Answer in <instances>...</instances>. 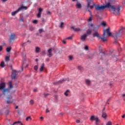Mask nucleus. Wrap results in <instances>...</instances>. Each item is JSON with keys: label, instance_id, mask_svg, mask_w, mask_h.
Returning a JSON list of instances; mask_svg holds the SVG:
<instances>
[{"label": "nucleus", "instance_id": "nucleus-1", "mask_svg": "<svg viewBox=\"0 0 125 125\" xmlns=\"http://www.w3.org/2000/svg\"><path fill=\"white\" fill-rule=\"evenodd\" d=\"M94 5H95V9L97 11L99 10H103V9H105V8L111 9V10H113L114 12L117 10V14H120V11H121V6H118L116 8L114 5H111L110 2L106 3L105 5H101V6L99 5H95V4H94Z\"/></svg>", "mask_w": 125, "mask_h": 125}, {"label": "nucleus", "instance_id": "nucleus-2", "mask_svg": "<svg viewBox=\"0 0 125 125\" xmlns=\"http://www.w3.org/2000/svg\"><path fill=\"white\" fill-rule=\"evenodd\" d=\"M122 31H123V30L120 29L119 30V32H116L112 35V37H113V38L115 40L114 43H115V44H117V43H118V42H117V41H118L119 38H120V37H121L124 34V33L122 32Z\"/></svg>", "mask_w": 125, "mask_h": 125}, {"label": "nucleus", "instance_id": "nucleus-3", "mask_svg": "<svg viewBox=\"0 0 125 125\" xmlns=\"http://www.w3.org/2000/svg\"><path fill=\"white\" fill-rule=\"evenodd\" d=\"M5 85L6 84L4 82H2L0 83V90L2 91L4 96H5V93H6V92H9V89L5 88Z\"/></svg>", "mask_w": 125, "mask_h": 125}, {"label": "nucleus", "instance_id": "nucleus-4", "mask_svg": "<svg viewBox=\"0 0 125 125\" xmlns=\"http://www.w3.org/2000/svg\"><path fill=\"white\" fill-rule=\"evenodd\" d=\"M93 38H99V39H100L101 40H102L103 42H107V39H105V32L103 33V37L100 36L98 32H95L93 34Z\"/></svg>", "mask_w": 125, "mask_h": 125}, {"label": "nucleus", "instance_id": "nucleus-5", "mask_svg": "<svg viewBox=\"0 0 125 125\" xmlns=\"http://www.w3.org/2000/svg\"><path fill=\"white\" fill-rule=\"evenodd\" d=\"M15 37H16V36L15 35V34L14 33L11 34L9 37V43H10V44H11V43H13V42H14L15 40Z\"/></svg>", "mask_w": 125, "mask_h": 125}, {"label": "nucleus", "instance_id": "nucleus-6", "mask_svg": "<svg viewBox=\"0 0 125 125\" xmlns=\"http://www.w3.org/2000/svg\"><path fill=\"white\" fill-rule=\"evenodd\" d=\"M7 104H11V103H13V102H15V99H12V96L8 95L7 97Z\"/></svg>", "mask_w": 125, "mask_h": 125}, {"label": "nucleus", "instance_id": "nucleus-7", "mask_svg": "<svg viewBox=\"0 0 125 125\" xmlns=\"http://www.w3.org/2000/svg\"><path fill=\"white\" fill-rule=\"evenodd\" d=\"M66 81H67V82H69V81H70L69 78L61 79L60 81H58L57 82H55L54 84H59V83H63V82H66Z\"/></svg>", "mask_w": 125, "mask_h": 125}, {"label": "nucleus", "instance_id": "nucleus-8", "mask_svg": "<svg viewBox=\"0 0 125 125\" xmlns=\"http://www.w3.org/2000/svg\"><path fill=\"white\" fill-rule=\"evenodd\" d=\"M104 38H105V36H106V34H107V35L108 36V37H111V36H112V33L110 32L109 28H108L106 30H104Z\"/></svg>", "mask_w": 125, "mask_h": 125}, {"label": "nucleus", "instance_id": "nucleus-9", "mask_svg": "<svg viewBox=\"0 0 125 125\" xmlns=\"http://www.w3.org/2000/svg\"><path fill=\"white\" fill-rule=\"evenodd\" d=\"M38 13L37 14V18H41V16H42V11H43V9L42 8H39L38 9Z\"/></svg>", "mask_w": 125, "mask_h": 125}, {"label": "nucleus", "instance_id": "nucleus-10", "mask_svg": "<svg viewBox=\"0 0 125 125\" xmlns=\"http://www.w3.org/2000/svg\"><path fill=\"white\" fill-rule=\"evenodd\" d=\"M86 38H87V35H86V34H84L81 36V40L82 42H85Z\"/></svg>", "mask_w": 125, "mask_h": 125}, {"label": "nucleus", "instance_id": "nucleus-11", "mask_svg": "<svg viewBox=\"0 0 125 125\" xmlns=\"http://www.w3.org/2000/svg\"><path fill=\"white\" fill-rule=\"evenodd\" d=\"M76 7L78 9H81V8H82V4L78 0H77Z\"/></svg>", "mask_w": 125, "mask_h": 125}, {"label": "nucleus", "instance_id": "nucleus-12", "mask_svg": "<svg viewBox=\"0 0 125 125\" xmlns=\"http://www.w3.org/2000/svg\"><path fill=\"white\" fill-rule=\"evenodd\" d=\"M71 29H72V30H74V31H75V32H80V31H82V30L80 28H75V27H74V26H72Z\"/></svg>", "mask_w": 125, "mask_h": 125}, {"label": "nucleus", "instance_id": "nucleus-13", "mask_svg": "<svg viewBox=\"0 0 125 125\" xmlns=\"http://www.w3.org/2000/svg\"><path fill=\"white\" fill-rule=\"evenodd\" d=\"M19 9L20 11L21 10H22V9H24L25 10H27V9H28V7H27L26 6L22 5L19 8Z\"/></svg>", "mask_w": 125, "mask_h": 125}, {"label": "nucleus", "instance_id": "nucleus-14", "mask_svg": "<svg viewBox=\"0 0 125 125\" xmlns=\"http://www.w3.org/2000/svg\"><path fill=\"white\" fill-rule=\"evenodd\" d=\"M19 11H20L19 8H18L16 11H14L11 13L12 16H15L17 13H18Z\"/></svg>", "mask_w": 125, "mask_h": 125}, {"label": "nucleus", "instance_id": "nucleus-15", "mask_svg": "<svg viewBox=\"0 0 125 125\" xmlns=\"http://www.w3.org/2000/svg\"><path fill=\"white\" fill-rule=\"evenodd\" d=\"M86 35H87V36H89L90 35V34H91V33H92V31L91 30V29H87L86 30Z\"/></svg>", "mask_w": 125, "mask_h": 125}, {"label": "nucleus", "instance_id": "nucleus-16", "mask_svg": "<svg viewBox=\"0 0 125 125\" xmlns=\"http://www.w3.org/2000/svg\"><path fill=\"white\" fill-rule=\"evenodd\" d=\"M23 59H24V61L22 62V64L21 66V71H23V66H24V64L26 63V55H25L24 57H22Z\"/></svg>", "mask_w": 125, "mask_h": 125}, {"label": "nucleus", "instance_id": "nucleus-17", "mask_svg": "<svg viewBox=\"0 0 125 125\" xmlns=\"http://www.w3.org/2000/svg\"><path fill=\"white\" fill-rule=\"evenodd\" d=\"M48 52L49 54H48L47 56H49V57H51V56H52V53H51L52 52L51 48H50L48 50Z\"/></svg>", "mask_w": 125, "mask_h": 125}, {"label": "nucleus", "instance_id": "nucleus-18", "mask_svg": "<svg viewBox=\"0 0 125 125\" xmlns=\"http://www.w3.org/2000/svg\"><path fill=\"white\" fill-rule=\"evenodd\" d=\"M85 82L86 83V84H87V85H90L91 81L89 79H86L85 80Z\"/></svg>", "mask_w": 125, "mask_h": 125}, {"label": "nucleus", "instance_id": "nucleus-19", "mask_svg": "<svg viewBox=\"0 0 125 125\" xmlns=\"http://www.w3.org/2000/svg\"><path fill=\"white\" fill-rule=\"evenodd\" d=\"M102 118H104V119H106V117H107V113H106V112H102Z\"/></svg>", "mask_w": 125, "mask_h": 125}, {"label": "nucleus", "instance_id": "nucleus-20", "mask_svg": "<svg viewBox=\"0 0 125 125\" xmlns=\"http://www.w3.org/2000/svg\"><path fill=\"white\" fill-rule=\"evenodd\" d=\"M41 51V48L40 47H36L35 48V52L36 53H39Z\"/></svg>", "mask_w": 125, "mask_h": 125}, {"label": "nucleus", "instance_id": "nucleus-21", "mask_svg": "<svg viewBox=\"0 0 125 125\" xmlns=\"http://www.w3.org/2000/svg\"><path fill=\"white\" fill-rule=\"evenodd\" d=\"M44 68V63H42V65L41 66V68L40 69V72H42L43 71V69Z\"/></svg>", "mask_w": 125, "mask_h": 125}, {"label": "nucleus", "instance_id": "nucleus-22", "mask_svg": "<svg viewBox=\"0 0 125 125\" xmlns=\"http://www.w3.org/2000/svg\"><path fill=\"white\" fill-rule=\"evenodd\" d=\"M89 12H90V17L88 19V21H92V14L91 13V11L90 10H88Z\"/></svg>", "mask_w": 125, "mask_h": 125}, {"label": "nucleus", "instance_id": "nucleus-23", "mask_svg": "<svg viewBox=\"0 0 125 125\" xmlns=\"http://www.w3.org/2000/svg\"><path fill=\"white\" fill-rule=\"evenodd\" d=\"M78 70H79V71H81V72H83V67L82 66V65L78 66Z\"/></svg>", "mask_w": 125, "mask_h": 125}, {"label": "nucleus", "instance_id": "nucleus-24", "mask_svg": "<svg viewBox=\"0 0 125 125\" xmlns=\"http://www.w3.org/2000/svg\"><path fill=\"white\" fill-rule=\"evenodd\" d=\"M68 93H70V90H67L64 93V94L65 96L68 97L69 95L68 94Z\"/></svg>", "mask_w": 125, "mask_h": 125}, {"label": "nucleus", "instance_id": "nucleus-25", "mask_svg": "<svg viewBox=\"0 0 125 125\" xmlns=\"http://www.w3.org/2000/svg\"><path fill=\"white\" fill-rule=\"evenodd\" d=\"M16 76H17V74H16V73H13L12 76V79L15 80V79H16Z\"/></svg>", "mask_w": 125, "mask_h": 125}, {"label": "nucleus", "instance_id": "nucleus-26", "mask_svg": "<svg viewBox=\"0 0 125 125\" xmlns=\"http://www.w3.org/2000/svg\"><path fill=\"white\" fill-rule=\"evenodd\" d=\"M93 31L95 32H97V31H98V27L94 26L93 28Z\"/></svg>", "mask_w": 125, "mask_h": 125}, {"label": "nucleus", "instance_id": "nucleus-27", "mask_svg": "<svg viewBox=\"0 0 125 125\" xmlns=\"http://www.w3.org/2000/svg\"><path fill=\"white\" fill-rule=\"evenodd\" d=\"M95 121L96 122V125H97V123H99V118L98 117H96Z\"/></svg>", "mask_w": 125, "mask_h": 125}, {"label": "nucleus", "instance_id": "nucleus-28", "mask_svg": "<svg viewBox=\"0 0 125 125\" xmlns=\"http://www.w3.org/2000/svg\"><path fill=\"white\" fill-rule=\"evenodd\" d=\"M6 51H7V52H10V51H11V47L10 46L9 47H7Z\"/></svg>", "mask_w": 125, "mask_h": 125}, {"label": "nucleus", "instance_id": "nucleus-29", "mask_svg": "<svg viewBox=\"0 0 125 125\" xmlns=\"http://www.w3.org/2000/svg\"><path fill=\"white\" fill-rule=\"evenodd\" d=\"M96 118V117H95L93 115V116H91L90 120L91 121H93L95 120Z\"/></svg>", "mask_w": 125, "mask_h": 125}, {"label": "nucleus", "instance_id": "nucleus-30", "mask_svg": "<svg viewBox=\"0 0 125 125\" xmlns=\"http://www.w3.org/2000/svg\"><path fill=\"white\" fill-rule=\"evenodd\" d=\"M9 56H6L5 57V60L6 61V62H8V61H9V60H10V59H9Z\"/></svg>", "mask_w": 125, "mask_h": 125}, {"label": "nucleus", "instance_id": "nucleus-31", "mask_svg": "<svg viewBox=\"0 0 125 125\" xmlns=\"http://www.w3.org/2000/svg\"><path fill=\"white\" fill-rule=\"evenodd\" d=\"M0 66L2 67V68H4V67H5V65H4V62H1Z\"/></svg>", "mask_w": 125, "mask_h": 125}, {"label": "nucleus", "instance_id": "nucleus-32", "mask_svg": "<svg viewBox=\"0 0 125 125\" xmlns=\"http://www.w3.org/2000/svg\"><path fill=\"white\" fill-rule=\"evenodd\" d=\"M74 36V35L72 36H69L66 38V40H73V37Z\"/></svg>", "mask_w": 125, "mask_h": 125}, {"label": "nucleus", "instance_id": "nucleus-33", "mask_svg": "<svg viewBox=\"0 0 125 125\" xmlns=\"http://www.w3.org/2000/svg\"><path fill=\"white\" fill-rule=\"evenodd\" d=\"M90 1H91V0H87V7H89L90 5Z\"/></svg>", "mask_w": 125, "mask_h": 125}, {"label": "nucleus", "instance_id": "nucleus-34", "mask_svg": "<svg viewBox=\"0 0 125 125\" xmlns=\"http://www.w3.org/2000/svg\"><path fill=\"white\" fill-rule=\"evenodd\" d=\"M101 24L103 27H106V23H105L104 22H103Z\"/></svg>", "mask_w": 125, "mask_h": 125}, {"label": "nucleus", "instance_id": "nucleus-35", "mask_svg": "<svg viewBox=\"0 0 125 125\" xmlns=\"http://www.w3.org/2000/svg\"><path fill=\"white\" fill-rule=\"evenodd\" d=\"M46 53H45V50H43L42 52V55H43V56H44Z\"/></svg>", "mask_w": 125, "mask_h": 125}, {"label": "nucleus", "instance_id": "nucleus-36", "mask_svg": "<svg viewBox=\"0 0 125 125\" xmlns=\"http://www.w3.org/2000/svg\"><path fill=\"white\" fill-rule=\"evenodd\" d=\"M34 100H31L30 101V104H31V105H34Z\"/></svg>", "mask_w": 125, "mask_h": 125}, {"label": "nucleus", "instance_id": "nucleus-37", "mask_svg": "<svg viewBox=\"0 0 125 125\" xmlns=\"http://www.w3.org/2000/svg\"><path fill=\"white\" fill-rule=\"evenodd\" d=\"M34 69L35 70V71H37L38 69H39V66L38 65H35L34 67Z\"/></svg>", "mask_w": 125, "mask_h": 125}, {"label": "nucleus", "instance_id": "nucleus-38", "mask_svg": "<svg viewBox=\"0 0 125 125\" xmlns=\"http://www.w3.org/2000/svg\"><path fill=\"white\" fill-rule=\"evenodd\" d=\"M29 120H32V118H31V116H28L26 118V121H28Z\"/></svg>", "mask_w": 125, "mask_h": 125}, {"label": "nucleus", "instance_id": "nucleus-39", "mask_svg": "<svg viewBox=\"0 0 125 125\" xmlns=\"http://www.w3.org/2000/svg\"><path fill=\"white\" fill-rule=\"evenodd\" d=\"M106 125H112V122L111 121H108L106 124Z\"/></svg>", "mask_w": 125, "mask_h": 125}, {"label": "nucleus", "instance_id": "nucleus-40", "mask_svg": "<svg viewBox=\"0 0 125 125\" xmlns=\"http://www.w3.org/2000/svg\"><path fill=\"white\" fill-rule=\"evenodd\" d=\"M33 23L34 24H38V20H35L33 21Z\"/></svg>", "mask_w": 125, "mask_h": 125}, {"label": "nucleus", "instance_id": "nucleus-41", "mask_svg": "<svg viewBox=\"0 0 125 125\" xmlns=\"http://www.w3.org/2000/svg\"><path fill=\"white\" fill-rule=\"evenodd\" d=\"M39 32L40 34H42V32H43V29H40L39 30Z\"/></svg>", "mask_w": 125, "mask_h": 125}, {"label": "nucleus", "instance_id": "nucleus-42", "mask_svg": "<svg viewBox=\"0 0 125 125\" xmlns=\"http://www.w3.org/2000/svg\"><path fill=\"white\" fill-rule=\"evenodd\" d=\"M63 25H64V22H61L60 25V28H63Z\"/></svg>", "mask_w": 125, "mask_h": 125}, {"label": "nucleus", "instance_id": "nucleus-43", "mask_svg": "<svg viewBox=\"0 0 125 125\" xmlns=\"http://www.w3.org/2000/svg\"><path fill=\"white\" fill-rule=\"evenodd\" d=\"M30 31H31V32H32V31H34V27L33 26H31L29 28Z\"/></svg>", "mask_w": 125, "mask_h": 125}, {"label": "nucleus", "instance_id": "nucleus-44", "mask_svg": "<svg viewBox=\"0 0 125 125\" xmlns=\"http://www.w3.org/2000/svg\"><path fill=\"white\" fill-rule=\"evenodd\" d=\"M43 95H44V97H47V96H49V94L43 93Z\"/></svg>", "mask_w": 125, "mask_h": 125}, {"label": "nucleus", "instance_id": "nucleus-45", "mask_svg": "<svg viewBox=\"0 0 125 125\" xmlns=\"http://www.w3.org/2000/svg\"><path fill=\"white\" fill-rule=\"evenodd\" d=\"M73 56H69V60H73Z\"/></svg>", "mask_w": 125, "mask_h": 125}, {"label": "nucleus", "instance_id": "nucleus-46", "mask_svg": "<svg viewBox=\"0 0 125 125\" xmlns=\"http://www.w3.org/2000/svg\"><path fill=\"white\" fill-rule=\"evenodd\" d=\"M9 88H12V82H10Z\"/></svg>", "mask_w": 125, "mask_h": 125}, {"label": "nucleus", "instance_id": "nucleus-47", "mask_svg": "<svg viewBox=\"0 0 125 125\" xmlns=\"http://www.w3.org/2000/svg\"><path fill=\"white\" fill-rule=\"evenodd\" d=\"M8 114H9V110L8 109H7L6 112V116H7V115H8Z\"/></svg>", "mask_w": 125, "mask_h": 125}, {"label": "nucleus", "instance_id": "nucleus-48", "mask_svg": "<svg viewBox=\"0 0 125 125\" xmlns=\"http://www.w3.org/2000/svg\"><path fill=\"white\" fill-rule=\"evenodd\" d=\"M84 49H85V50H88V46H85L84 47Z\"/></svg>", "mask_w": 125, "mask_h": 125}, {"label": "nucleus", "instance_id": "nucleus-49", "mask_svg": "<svg viewBox=\"0 0 125 125\" xmlns=\"http://www.w3.org/2000/svg\"><path fill=\"white\" fill-rule=\"evenodd\" d=\"M100 54H103V55H105V53L102 52V51H101L100 52Z\"/></svg>", "mask_w": 125, "mask_h": 125}, {"label": "nucleus", "instance_id": "nucleus-50", "mask_svg": "<svg viewBox=\"0 0 125 125\" xmlns=\"http://www.w3.org/2000/svg\"><path fill=\"white\" fill-rule=\"evenodd\" d=\"M123 98L124 101H125V94L123 95Z\"/></svg>", "mask_w": 125, "mask_h": 125}, {"label": "nucleus", "instance_id": "nucleus-51", "mask_svg": "<svg viewBox=\"0 0 125 125\" xmlns=\"http://www.w3.org/2000/svg\"><path fill=\"white\" fill-rule=\"evenodd\" d=\"M2 46L0 45V51H2Z\"/></svg>", "mask_w": 125, "mask_h": 125}, {"label": "nucleus", "instance_id": "nucleus-52", "mask_svg": "<svg viewBox=\"0 0 125 125\" xmlns=\"http://www.w3.org/2000/svg\"><path fill=\"white\" fill-rule=\"evenodd\" d=\"M89 7H90V9H92V8H93V5H90Z\"/></svg>", "mask_w": 125, "mask_h": 125}, {"label": "nucleus", "instance_id": "nucleus-53", "mask_svg": "<svg viewBox=\"0 0 125 125\" xmlns=\"http://www.w3.org/2000/svg\"><path fill=\"white\" fill-rule=\"evenodd\" d=\"M46 113H49V110H48V108L46 109Z\"/></svg>", "mask_w": 125, "mask_h": 125}, {"label": "nucleus", "instance_id": "nucleus-54", "mask_svg": "<svg viewBox=\"0 0 125 125\" xmlns=\"http://www.w3.org/2000/svg\"><path fill=\"white\" fill-rule=\"evenodd\" d=\"M47 14L50 15V14H51V13L50 12V11H48V12H47Z\"/></svg>", "mask_w": 125, "mask_h": 125}, {"label": "nucleus", "instance_id": "nucleus-55", "mask_svg": "<svg viewBox=\"0 0 125 125\" xmlns=\"http://www.w3.org/2000/svg\"><path fill=\"white\" fill-rule=\"evenodd\" d=\"M76 123H77V124H80V120H77L76 121Z\"/></svg>", "mask_w": 125, "mask_h": 125}, {"label": "nucleus", "instance_id": "nucleus-56", "mask_svg": "<svg viewBox=\"0 0 125 125\" xmlns=\"http://www.w3.org/2000/svg\"><path fill=\"white\" fill-rule=\"evenodd\" d=\"M101 26H102L101 24H99V25H97V27L98 28V29H99V28Z\"/></svg>", "mask_w": 125, "mask_h": 125}, {"label": "nucleus", "instance_id": "nucleus-57", "mask_svg": "<svg viewBox=\"0 0 125 125\" xmlns=\"http://www.w3.org/2000/svg\"><path fill=\"white\" fill-rule=\"evenodd\" d=\"M1 0L2 1V2H5L8 0Z\"/></svg>", "mask_w": 125, "mask_h": 125}, {"label": "nucleus", "instance_id": "nucleus-58", "mask_svg": "<svg viewBox=\"0 0 125 125\" xmlns=\"http://www.w3.org/2000/svg\"><path fill=\"white\" fill-rule=\"evenodd\" d=\"M94 25L93 24V23H91V24H90V27H93Z\"/></svg>", "mask_w": 125, "mask_h": 125}, {"label": "nucleus", "instance_id": "nucleus-59", "mask_svg": "<svg viewBox=\"0 0 125 125\" xmlns=\"http://www.w3.org/2000/svg\"><path fill=\"white\" fill-rule=\"evenodd\" d=\"M105 108L104 107V108L103 109L102 112H106V111H105Z\"/></svg>", "mask_w": 125, "mask_h": 125}, {"label": "nucleus", "instance_id": "nucleus-60", "mask_svg": "<svg viewBox=\"0 0 125 125\" xmlns=\"http://www.w3.org/2000/svg\"><path fill=\"white\" fill-rule=\"evenodd\" d=\"M63 43H64V44H65L66 43V41H65L64 40L63 41Z\"/></svg>", "mask_w": 125, "mask_h": 125}, {"label": "nucleus", "instance_id": "nucleus-61", "mask_svg": "<svg viewBox=\"0 0 125 125\" xmlns=\"http://www.w3.org/2000/svg\"><path fill=\"white\" fill-rule=\"evenodd\" d=\"M35 61H36V62H38V61H39V59H36Z\"/></svg>", "mask_w": 125, "mask_h": 125}, {"label": "nucleus", "instance_id": "nucleus-62", "mask_svg": "<svg viewBox=\"0 0 125 125\" xmlns=\"http://www.w3.org/2000/svg\"><path fill=\"white\" fill-rule=\"evenodd\" d=\"M34 91H35V92H37V91H38V90H37V89H34Z\"/></svg>", "mask_w": 125, "mask_h": 125}, {"label": "nucleus", "instance_id": "nucleus-63", "mask_svg": "<svg viewBox=\"0 0 125 125\" xmlns=\"http://www.w3.org/2000/svg\"><path fill=\"white\" fill-rule=\"evenodd\" d=\"M125 114H124L122 116V117L124 119V118H125Z\"/></svg>", "mask_w": 125, "mask_h": 125}, {"label": "nucleus", "instance_id": "nucleus-64", "mask_svg": "<svg viewBox=\"0 0 125 125\" xmlns=\"http://www.w3.org/2000/svg\"><path fill=\"white\" fill-rule=\"evenodd\" d=\"M110 99H111V98H109L107 100V102H108L110 101Z\"/></svg>", "mask_w": 125, "mask_h": 125}]
</instances>
